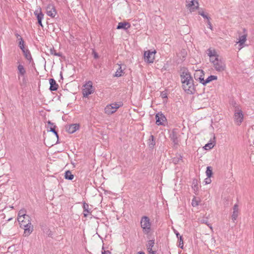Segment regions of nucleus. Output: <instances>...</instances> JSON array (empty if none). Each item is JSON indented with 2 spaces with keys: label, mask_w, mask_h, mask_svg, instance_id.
Instances as JSON below:
<instances>
[{
  "label": "nucleus",
  "mask_w": 254,
  "mask_h": 254,
  "mask_svg": "<svg viewBox=\"0 0 254 254\" xmlns=\"http://www.w3.org/2000/svg\"><path fill=\"white\" fill-rule=\"evenodd\" d=\"M43 232L46 234L49 237L52 238L53 233L52 231L47 227H45L42 229Z\"/></svg>",
  "instance_id": "nucleus-30"
},
{
  "label": "nucleus",
  "mask_w": 254,
  "mask_h": 254,
  "mask_svg": "<svg viewBox=\"0 0 254 254\" xmlns=\"http://www.w3.org/2000/svg\"><path fill=\"white\" fill-rule=\"evenodd\" d=\"M239 213V208L237 204H235L233 206V212L232 215V219L234 221L238 217Z\"/></svg>",
  "instance_id": "nucleus-25"
},
{
  "label": "nucleus",
  "mask_w": 254,
  "mask_h": 254,
  "mask_svg": "<svg viewBox=\"0 0 254 254\" xmlns=\"http://www.w3.org/2000/svg\"><path fill=\"white\" fill-rule=\"evenodd\" d=\"M198 13L201 16H202L204 18L206 19L207 20H209V19H211L210 17L208 16L204 11H199Z\"/></svg>",
  "instance_id": "nucleus-38"
},
{
  "label": "nucleus",
  "mask_w": 254,
  "mask_h": 254,
  "mask_svg": "<svg viewBox=\"0 0 254 254\" xmlns=\"http://www.w3.org/2000/svg\"><path fill=\"white\" fill-rule=\"evenodd\" d=\"M121 106L117 103H114L106 106L105 108V113L110 115L115 113L118 109Z\"/></svg>",
  "instance_id": "nucleus-7"
},
{
  "label": "nucleus",
  "mask_w": 254,
  "mask_h": 254,
  "mask_svg": "<svg viewBox=\"0 0 254 254\" xmlns=\"http://www.w3.org/2000/svg\"><path fill=\"white\" fill-rule=\"evenodd\" d=\"M156 52L155 50L151 51L147 50L144 53V59L145 62L147 63H153L155 59V54Z\"/></svg>",
  "instance_id": "nucleus-8"
},
{
  "label": "nucleus",
  "mask_w": 254,
  "mask_h": 254,
  "mask_svg": "<svg viewBox=\"0 0 254 254\" xmlns=\"http://www.w3.org/2000/svg\"><path fill=\"white\" fill-rule=\"evenodd\" d=\"M52 132L54 133V134L56 135V137L57 138L58 140H57L56 143H58L59 136L58 131L56 130H55V131H53Z\"/></svg>",
  "instance_id": "nucleus-44"
},
{
  "label": "nucleus",
  "mask_w": 254,
  "mask_h": 254,
  "mask_svg": "<svg viewBox=\"0 0 254 254\" xmlns=\"http://www.w3.org/2000/svg\"><path fill=\"white\" fill-rule=\"evenodd\" d=\"M60 76L61 79L63 78L62 72H60Z\"/></svg>",
  "instance_id": "nucleus-50"
},
{
  "label": "nucleus",
  "mask_w": 254,
  "mask_h": 254,
  "mask_svg": "<svg viewBox=\"0 0 254 254\" xmlns=\"http://www.w3.org/2000/svg\"><path fill=\"white\" fill-rule=\"evenodd\" d=\"M26 216H29L28 215L25 214V210L24 209H21L18 214V220H20L23 218V217L25 218Z\"/></svg>",
  "instance_id": "nucleus-31"
},
{
  "label": "nucleus",
  "mask_w": 254,
  "mask_h": 254,
  "mask_svg": "<svg viewBox=\"0 0 254 254\" xmlns=\"http://www.w3.org/2000/svg\"><path fill=\"white\" fill-rule=\"evenodd\" d=\"M180 77L182 88L185 92L189 94H193L195 92V89L190 73L188 69L184 70L181 73Z\"/></svg>",
  "instance_id": "nucleus-1"
},
{
  "label": "nucleus",
  "mask_w": 254,
  "mask_h": 254,
  "mask_svg": "<svg viewBox=\"0 0 254 254\" xmlns=\"http://www.w3.org/2000/svg\"><path fill=\"white\" fill-rule=\"evenodd\" d=\"M170 137L174 144V147L175 148H177L180 140L178 139L176 132L175 131H173L170 135Z\"/></svg>",
  "instance_id": "nucleus-15"
},
{
  "label": "nucleus",
  "mask_w": 254,
  "mask_h": 254,
  "mask_svg": "<svg viewBox=\"0 0 254 254\" xmlns=\"http://www.w3.org/2000/svg\"><path fill=\"white\" fill-rule=\"evenodd\" d=\"M247 34H244L239 37V41L237 43H239V46L240 47L239 50L241 49L244 47V43L247 39Z\"/></svg>",
  "instance_id": "nucleus-22"
},
{
  "label": "nucleus",
  "mask_w": 254,
  "mask_h": 254,
  "mask_svg": "<svg viewBox=\"0 0 254 254\" xmlns=\"http://www.w3.org/2000/svg\"><path fill=\"white\" fill-rule=\"evenodd\" d=\"M183 160V157L180 154H179L176 156V157L173 158V162L175 164H177L179 163L180 161Z\"/></svg>",
  "instance_id": "nucleus-34"
},
{
  "label": "nucleus",
  "mask_w": 254,
  "mask_h": 254,
  "mask_svg": "<svg viewBox=\"0 0 254 254\" xmlns=\"http://www.w3.org/2000/svg\"><path fill=\"white\" fill-rule=\"evenodd\" d=\"M196 184H195V180L193 181V186L192 187L193 189L194 190H198V187L197 185V181H196Z\"/></svg>",
  "instance_id": "nucleus-42"
},
{
  "label": "nucleus",
  "mask_w": 254,
  "mask_h": 254,
  "mask_svg": "<svg viewBox=\"0 0 254 254\" xmlns=\"http://www.w3.org/2000/svg\"><path fill=\"white\" fill-rule=\"evenodd\" d=\"M140 226L144 234L148 235L151 232V223L149 218L147 216H143L140 220Z\"/></svg>",
  "instance_id": "nucleus-3"
},
{
  "label": "nucleus",
  "mask_w": 254,
  "mask_h": 254,
  "mask_svg": "<svg viewBox=\"0 0 254 254\" xmlns=\"http://www.w3.org/2000/svg\"><path fill=\"white\" fill-rule=\"evenodd\" d=\"M38 24L41 27H43V24H42V20H39L38 21Z\"/></svg>",
  "instance_id": "nucleus-46"
},
{
  "label": "nucleus",
  "mask_w": 254,
  "mask_h": 254,
  "mask_svg": "<svg viewBox=\"0 0 254 254\" xmlns=\"http://www.w3.org/2000/svg\"><path fill=\"white\" fill-rule=\"evenodd\" d=\"M174 233L175 234H176L177 237L178 238V239L179 238L180 236H181L179 234V233L177 231V230H175L174 231Z\"/></svg>",
  "instance_id": "nucleus-45"
},
{
  "label": "nucleus",
  "mask_w": 254,
  "mask_h": 254,
  "mask_svg": "<svg viewBox=\"0 0 254 254\" xmlns=\"http://www.w3.org/2000/svg\"><path fill=\"white\" fill-rule=\"evenodd\" d=\"M212 64L213 67L218 72H222L226 69V64L225 61L219 57H216L213 60H211L210 62Z\"/></svg>",
  "instance_id": "nucleus-4"
},
{
  "label": "nucleus",
  "mask_w": 254,
  "mask_h": 254,
  "mask_svg": "<svg viewBox=\"0 0 254 254\" xmlns=\"http://www.w3.org/2000/svg\"><path fill=\"white\" fill-rule=\"evenodd\" d=\"M102 254H111V252L109 251L102 252Z\"/></svg>",
  "instance_id": "nucleus-47"
},
{
  "label": "nucleus",
  "mask_w": 254,
  "mask_h": 254,
  "mask_svg": "<svg viewBox=\"0 0 254 254\" xmlns=\"http://www.w3.org/2000/svg\"><path fill=\"white\" fill-rule=\"evenodd\" d=\"M154 245H155V240L154 239L150 240L147 241L146 246L147 252L149 254H156V251H153L152 250L154 246Z\"/></svg>",
  "instance_id": "nucleus-14"
},
{
  "label": "nucleus",
  "mask_w": 254,
  "mask_h": 254,
  "mask_svg": "<svg viewBox=\"0 0 254 254\" xmlns=\"http://www.w3.org/2000/svg\"><path fill=\"white\" fill-rule=\"evenodd\" d=\"M46 10L47 14L52 18L55 17L57 14V12L55 6L53 4H49L47 6Z\"/></svg>",
  "instance_id": "nucleus-12"
},
{
  "label": "nucleus",
  "mask_w": 254,
  "mask_h": 254,
  "mask_svg": "<svg viewBox=\"0 0 254 254\" xmlns=\"http://www.w3.org/2000/svg\"><path fill=\"white\" fill-rule=\"evenodd\" d=\"M207 54L210 58V62L211 61V60H213L216 57H219V55L217 54L216 51L214 49L212 50L211 48H209L207 50Z\"/></svg>",
  "instance_id": "nucleus-21"
},
{
  "label": "nucleus",
  "mask_w": 254,
  "mask_h": 254,
  "mask_svg": "<svg viewBox=\"0 0 254 254\" xmlns=\"http://www.w3.org/2000/svg\"><path fill=\"white\" fill-rule=\"evenodd\" d=\"M130 24L128 22H121L118 23L116 28L117 29H124L125 30H127L130 27Z\"/></svg>",
  "instance_id": "nucleus-19"
},
{
  "label": "nucleus",
  "mask_w": 254,
  "mask_h": 254,
  "mask_svg": "<svg viewBox=\"0 0 254 254\" xmlns=\"http://www.w3.org/2000/svg\"><path fill=\"white\" fill-rule=\"evenodd\" d=\"M14 35L15 37L17 38V40L18 41V47H19V48H23V47H24V41L22 37L17 32H15L14 33Z\"/></svg>",
  "instance_id": "nucleus-24"
},
{
  "label": "nucleus",
  "mask_w": 254,
  "mask_h": 254,
  "mask_svg": "<svg viewBox=\"0 0 254 254\" xmlns=\"http://www.w3.org/2000/svg\"><path fill=\"white\" fill-rule=\"evenodd\" d=\"M137 254H145V253L141 251V252H138Z\"/></svg>",
  "instance_id": "nucleus-48"
},
{
  "label": "nucleus",
  "mask_w": 254,
  "mask_h": 254,
  "mask_svg": "<svg viewBox=\"0 0 254 254\" xmlns=\"http://www.w3.org/2000/svg\"><path fill=\"white\" fill-rule=\"evenodd\" d=\"M47 124H48V127H47V131H50V132L55 131L56 128L57 127V126H56V125L54 123H52L50 121H48L47 122Z\"/></svg>",
  "instance_id": "nucleus-28"
},
{
  "label": "nucleus",
  "mask_w": 254,
  "mask_h": 254,
  "mask_svg": "<svg viewBox=\"0 0 254 254\" xmlns=\"http://www.w3.org/2000/svg\"><path fill=\"white\" fill-rule=\"evenodd\" d=\"M191 205L192 206L195 207L198 205V202L195 200V198H193L192 200Z\"/></svg>",
  "instance_id": "nucleus-40"
},
{
  "label": "nucleus",
  "mask_w": 254,
  "mask_h": 254,
  "mask_svg": "<svg viewBox=\"0 0 254 254\" xmlns=\"http://www.w3.org/2000/svg\"><path fill=\"white\" fill-rule=\"evenodd\" d=\"M50 53L52 55L59 57H63V54L61 52L57 53L54 47L50 48Z\"/></svg>",
  "instance_id": "nucleus-33"
},
{
  "label": "nucleus",
  "mask_w": 254,
  "mask_h": 254,
  "mask_svg": "<svg viewBox=\"0 0 254 254\" xmlns=\"http://www.w3.org/2000/svg\"><path fill=\"white\" fill-rule=\"evenodd\" d=\"M19 222L20 227L23 228L24 231V236L28 237L33 231V226L31 222V218L30 216H26L22 219L18 220Z\"/></svg>",
  "instance_id": "nucleus-2"
},
{
  "label": "nucleus",
  "mask_w": 254,
  "mask_h": 254,
  "mask_svg": "<svg viewBox=\"0 0 254 254\" xmlns=\"http://www.w3.org/2000/svg\"><path fill=\"white\" fill-rule=\"evenodd\" d=\"M198 5L197 0H186V7L191 11H194L197 9Z\"/></svg>",
  "instance_id": "nucleus-11"
},
{
  "label": "nucleus",
  "mask_w": 254,
  "mask_h": 254,
  "mask_svg": "<svg viewBox=\"0 0 254 254\" xmlns=\"http://www.w3.org/2000/svg\"><path fill=\"white\" fill-rule=\"evenodd\" d=\"M84 88L82 90L83 96L84 97H87L89 95L92 94L94 91V89L92 85V82L88 81L84 85Z\"/></svg>",
  "instance_id": "nucleus-5"
},
{
  "label": "nucleus",
  "mask_w": 254,
  "mask_h": 254,
  "mask_svg": "<svg viewBox=\"0 0 254 254\" xmlns=\"http://www.w3.org/2000/svg\"><path fill=\"white\" fill-rule=\"evenodd\" d=\"M204 182H205V184L206 185L210 184L211 182V180L210 179V178H208L207 177V178L205 179Z\"/></svg>",
  "instance_id": "nucleus-43"
},
{
  "label": "nucleus",
  "mask_w": 254,
  "mask_h": 254,
  "mask_svg": "<svg viewBox=\"0 0 254 254\" xmlns=\"http://www.w3.org/2000/svg\"><path fill=\"white\" fill-rule=\"evenodd\" d=\"M179 241V247L183 249V237L182 236H180L179 238H178Z\"/></svg>",
  "instance_id": "nucleus-37"
},
{
  "label": "nucleus",
  "mask_w": 254,
  "mask_h": 254,
  "mask_svg": "<svg viewBox=\"0 0 254 254\" xmlns=\"http://www.w3.org/2000/svg\"><path fill=\"white\" fill-rule=\"evenodd\" d=\"M156 124L158 126H164L167 122V119L162 112H158L155 115Z\"/></svg>",
  "instance_id": "nucleus-9"
},
{
  "label": "nucleus",
  "mask_w": 254,
  "mask_h": 254,
  "mask_svg": "<svg viewBox=\"0 0 254 254\" xmlns=\"http://www.w3.org/2000/svg\"><path fill=\"white\" fill-rule=\"evenodd\" d=\"M214 145L213 143L210 142L207 143L204 146V148L205 149H212L214 147Z\"/></svg>",
  "instance_id": "nucleus-36"
},
{
  "label": "nucleus",
  "mask_w": 254,
  "mask_h": 254,
  "mask_svg": "<svg viewBox=\"0 0 254 254\" xmlns=\"http://www.w3.org/2000/svg\"><path fill=\"white\" fill-rule=\"evenodd\" d=\"M147 144L150 148L152 149L154 148L156 144V142L154 136L153 135H151L150 136Z\"/></svg>",
  "instance_id": "nucleus-27"
},
{
  "label": "nucleus",
  "mask_w": 254,
  "mask_h": 254,
  "mask_svg": "<svg viewBox=\"0 0 254 254\" xmlns=\"http://www.w3.org/2000/svg\"><path fill=\"white\" fill-rule=\"evenodd\" d=\"M79 125L78 124H73L67 125L65 127L66 131L69 133H73L76 130L79 129Z\"/></svg>",
  "instance_id": "nucleus-13"
},
{
  "label": "nucleus",
  "mask_w": 254,
  "mask_h": 254,
  "mask_svg": "<svg viewBox=\"0 0 254 254\" xmlns=\"http://www.w3.org/2000/svg\"><path fill=\"white\" fill-rule=\"evenodd\" d=\"M207 27L209 28L211 30H212V25L210 22V19H209V20H207Z\"/></svg>",
  "instance_id": "nucleus-41"
},
{
  "label": "nucleus",
  "mask_w": 254,
  "mask_h": 254,
  "mask_svg": "<svg viewBox=\"0 0 254 254\" xmlns=\"http://www.w3.org/2000/svg\"><path fill=\"white\" fill-rule=\"evenodd\" d=\"M83 214L85 217H86L89 214L91 213V211L89 209V205L88 203L84 202L83 203Z\"/></svg>",
  "instance_id": "nucleus-26"
},
{
  "label": "nucleus",
  "mask_w": 254,
  "mask_h": 254,
  "mask_svg": "<svg viewBox=\"0 0 254 254\" xmlns=\"http://www.w3.org/2000/svg\"><path fill=\"white\" fill-rule=\"evenodd\" d=\"M64 178L66 180L71 181L74 178V175L72 174L70 171L67 170L64 173Z\"/></svg>",
  "instance_id": "nucleus-29"
},
{
  "label": "nucleus",
  "mask_w": 254,
  "mask_h": 254,
  "mask_svg": "<svg viewBox=\"0 0 254 254\" xmlns=\"http://www.w3.org/2000/svg\"><path fill=\"white\" fill-rule=\"evenodd\" d=\"M17 70L18 79H20V77H22L23 83L24 84L26 83V80L25 79V75L26 72L24 66L21 64H19L17 66Z\"/></svg>",
  "instance_id": "nucleus-10"
},
{
  "label": "nucleus",
  "mask_w": 254,
  "mask_h": 254,
  "mask_svg": "<svg viewBox=\"0 0 254 254\" xmlns=\"http://www.w3.org/2000/svg\"><path fill=\"white\" fill-rule=\"evenodd\" d=\"M204 73L203 70L199 69L195 71L194 74V77L196 80H198L200 83L202 84L203 81H201V78H204Z\"/></svg>",
  "instance_id": "nucleus-16"
},
{
  "label": "nucleus",
  "mask_w": 254,
  "mask_h": 254,
  "mask_svg": "<svg viewBox=\"0 0 254 254\" xmlns=\"http://www.w3.org/2000/svg\"><path fill=\"white\" fill-rule=\"evenodd\" d=\"M49 83L50 84L49 90L51 91H55L58 90L59 85L57 83L56 80L54 78H50L49 79Z\"/></svg>",
  "instance_id": "nucleus-18"
},
{
  "label": "nucleus",
  "mask_w": 254,
  "mask_h": 254,
  "mask_svg": "<svg viewBox=\"0 0 254 254\" xmlns=\"http://www.w3.org/2000/svg\"><path fill=\"white\" fill-rule=\"evenodd\" d=\"M34 14L36 16L37 21L40 20H42L44 18V14L42 12L41 8L40 7H39L34 11Z\"/></svg>",
  "instance_id": "nucleus-17"
},
{
  "label": "nucleus",
  "mask_w": 254,
  "mask_h": 254,
  "mask_svg": "<svg viewBox=\"0 0 254 254\" xmlns=\"http://www.w3.org/2000/svg\"><path fill=\"white\" fill-rule=\"evenodd\" d=\"M119 68L117 69L115 76L116 77H120L123 75V74L124 73V70L122 68V65L119 64Z\"/></svg>",
  "instance_id": "nucleus-32"
},
{
  "label": "nucleus",
  "mask_w": 254,
  "mask_h": 254,
  "mask_svg": "<svg viewBox=\"0 0 254 254\" xmlns=\"http://www.w3.org/2000/svg\"><path fill=\"white\" fill-rule=\"evenodd\" d=\"M98 54L97 53H95V54H94V58H98Z\"/></svg>",
  "instance_id": "nucleus-49"
},
{
  "label": "nucleus",
  "mask_w": 254,
  "mask_h": 254,
  "mask_svg": "<svg viewBox=\"0 0 254 254\" xmlns=\"http://www.w3.org/2000/svg\"><path fill=\"white\" fill-rule=\"evenodd\" d=\"M160 96L162 98H165V99H167L168 98V96H167V93L166 91H162L161 92V94H160Z\"/></svg>",
  "instance_id": "nucleus-39"
},
{
  "label": "nucleus",
  "mask_w": 254,
  "mask_h": 254,
  "mask_svg": "<svg viewBox=\"0 0 254 254\" xmlns=\"http://www.w3.org/2000/svg\"><path fill=\"white\" fill-rule=\"evenodd\" d=\"M206 175L208 178H211L212 176V168L211 166H207L206 170Z\"/></svg>",
  "instance_id": "nucleus-35"
},
{
  "label": "nucleus",
  "mask_w": 254,
  "mask_h": 254,
  "mask_svg": "<svg viewBox=\"0 0 254 254\" xmlns=\"http://www.w3.org/2000/svg\"><path fill=\"white\" fill-rule=\"evenodd\" d=\"M201 81H203V82H202V84L203 85H205L206 84L210 82L211 81L213 80H215L217 79V76L214 75H211L209 76L206 79H204V78H201Z\"/></svg>",
  "instance_id": "nucleus-23"
},
{
  "label": "nucleus",
  "mask_w": 254,
  "mask_h": 254,
  "mask_svg": "<svg viewBox=\"0 0 254 254\" xmlns=\"http://www.w3.org/2000/svg\"><path fill=\"white\" fill-rule=\"evenodd\" d=\"M22 51L25 58L31 62L33 60L30 51L28 49H26L25 46L23 48H20Z\"/></svg>",
  "instance_id": "nucleus-20"
},
{
  "label": "nucleus",
  "mask_w": 254,
  "mask_h": 254,
  "mask_svg": "<svg viewBox=\"0 0 254 254\" xmlns=\"http://www.w3.org/2000/svg\"><path fill=\"white\" fill-rule=\"evenodd\" d=\"M234 120L237 126H240L244 120V114L241 109H236L234 112Z\"/></svg>",
  "instance_id": "nucleus-6"
}]
</instances>
